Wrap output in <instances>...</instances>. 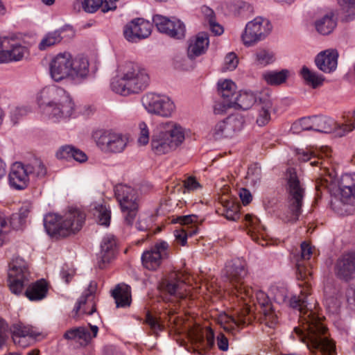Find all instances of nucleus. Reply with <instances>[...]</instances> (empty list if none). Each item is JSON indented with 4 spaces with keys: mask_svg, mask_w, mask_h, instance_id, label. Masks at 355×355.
<instances>
[{
    "mask_svg": "<svg viewBox=\"0 0 355 355\" xmlns=\"http://www.w3.org/2000/svg\"><path fill=\"white\" fill-rule=\"evenodd\" d=\"M114 191L124 216V222L127 225L131 226L139 208L138 193L133 188L124 184L117 185Z\"/></svg>",
    "mask_w": 355,
    "mask_h": 355,
    "instance_id": "obj_10",
    "label": "nucleus"
},
{
    "mask_svg": "<svg viewBox=\"0 0 355 355\" xmlns=\"http://www.w3.org/2000/svg\"><path fill=\"white\" fill-rule=\"evenodd\" d=\"M335 272L338 278L345 281L353 279L355 275V257L350 254L343 255L338 260Z\"/></svg>",
    "mask_w": 355,
    "mask_h": 355,
    "instance_id": "obj_25",
    "label": "nucleus"
},
{
    "mask_svg": "<svg viewBox=\"0 0 355 355\" xmlns=\"http://www.w3.org/2000/svg\"><path fill=\"white\" fill-rule=\"evenodd\" d=\"M196 345L205 350L211 349L214 345V334L211 329L206 331L205 336L198 335L196 337Z\"/></svg>",
    "mask_w": 355,
    "mask_h": 355,
    "instance_id": "obj_45",
    "label": "nucleus"
},
{
    "mask_svg": "<svg viewBox=\"0 0 355 355\" xmlns=\"http://www.w3.org/2000/svg\"><path fill=\"white\" fill-rule=\"evenodd\" d=\"M48 290V283L44 279H41L28 286L25 291V295L31 301H38L46 296Z\"/></svg>",
    "mask_w": 355,
    "mask_h": 355,
    "instance_id": "obj_35",
    "label": "nucleus"
},
{
    "mask_svg": "<svg viewBox=\"0 0 355 355\" xmlns=\"http://www.w3.org/2000/svg\"><path fill=\"white\" fill-rule=\"evenodd\" d=\"M223 214L229 220H237L239 218L238 205L232 203L231 207L226 209Z\"/></svg>",
    "mask_w": 355,
    "mask_h": 355,
    "instance_id": "obj_57",
    "label": "nucleus"
},
{
    "mask_svg": "<svg viewBox=\"0 0 355 355\" xmlns=\"http://www.w3.org/2000/svg\"><path fill=\"white\" fill-rule=\"evenodd\" d=\"M275 60V54L269 49L259 48L254 53V61L257 65L266 67Z\"/></svg>",
    "mask_w": 355,
    "mask_h": 355,
    "instance_id": "obj_44",
    "label": "nucleus"
},
{
    "mask_svg": "<svg viewBox=\"0 0 355 355\" xmlns=\"http://www.w3.org/2000/svg\"><path fill=\"white\" fill-rule=\"evenodd\" d=\"M27 110L25 107H15L10 112V119L14 124H16L19 119L26 114Z\"/></svg>",
    "mask_w": 355,
    "mask_h": 355,
    "instance_id": "obj_60",
    "label": "nucleus"
},
{
    "mask_svg": "<svg viewBox=\"0 0 355 355\" xmlns=\"http://www.w3.org/2000/svg\"><path fill=\"white\" fill-rule=\"evenodd\" d=\"M95 135L97 146L107 153H121L128 142L125 135L112 130L100 131Z\"/></svg>",
    "mask_w": 355,
    "mask_h": 355,
    "instance_id": "obj_14",
    "label": "nucleus"
},
{
    "mask_svg": "<svg viewBox=\"0 0 355 355\" xmlns=\"http://www.w3.org/2000/svg\"><path fill=\"white\" fill-rule=\"evenodd\" d=\"M41 114L54 122L70 118L75 112V103L64 89L52 85L44 87L37 95Z\"/></svg>",
    "mask_w": 355,
    "mask_h": 355,
    "instance_id": "obj_3",
    "label": "nucleus"
},
{
    "mask_svg": "<svg viewBox=\"0 0 355 355\" xmlns=\"http://www.w3.org/2000/svg\"><path fill=\"white\" fill-rule=\"evenodd\" d=\"M209 41L208 34L200 33L189 42L187 49L188 57L194 59L205 53L209 46Z\"/></svg>",
    "mask_w": 355,
    "mask_h": 355,
    "instance_id": "obj_29",
    "label": "nucleus"
},
{
    "mask_svg": "<svg viewBox=\"0 0 355 355\" xmlns=\"http://www.w3.org/2000/svg\"><path fill=\"white\" fill-rule=\"evenodd\" d=\"M314 248L306 241H304L300 245V254L296 257L297 271L299 278L306 279L311 275L309 269L305 266L304 262L309 261L313 254Z\"/></svg>",
    "mask_w": 355,
    "mask_h": 355,
    "instance_id": "obj_28",
    "label": "nucleus"
},
{
    "mask_svg": "<svg viewBox=\"0 0 355 355\" xmlns=\"http://www.w3.org/2000/svg\"><path fill=\"white\" fill-rule=\"evenodd\" d=\"M31 205L28 202L24 203L19 210V217L21 221L25 220L31 210Z\"/></svg>",
    "mask_w": 355,
    "mask_h": 355,
    "instance_id": "obj_63",
    "label": "nucleus"
},
{
    "mask_svg": "<svg viewBox=\"0 0 355 355\" xmlns=\"http://www.w3.org/2000/svg\"><path fill=\"white\" fill-rule=\"evenodd\" d=\"M288 69H282L279 71H268L262 74L263 80L270 85H279L286 82L288 76Z\"/></svg>",
    "mask_w": 355,
    "mask_h": 355,
    "instance_id": "obj_40",
    "label": "nucleus"
},
{
    "mask_svg": "<svg viewBox=\"0 0 355 355\" xmlns=\"http://www.w3.org/2000/svg\"><path fill=\"white\" fill-rule=\"evenodd\" d=\"M272 106V103L269 92L268 91L259 92V101L257 105L258 116L256 121L259 126H263L270 121Z\"/></svg>",
    "mask_w": 355,
    "mask_h": 355,
    "instance_id": "obj_26",
    "label": "nucleus"
},
{
    "mask_svg": "<svg viewBox=\"0 0 355 355\" xmlns=\"http://www.w3.org/2000/svg\"><path fill=\"white\" fill-rule=\"evenodd\" d=\"M331 150L327 146H322L320 148L310 146L305 149H298L297 155L298 159L302 162L311 161V166H320V177L317 178L315 182V189L319 191L322 189L328 188L330 184L334 183L336 178L335 172L325 166L326 162L322 161L323 155L330 156Z\"/></svg>",
    "mask_w": 355,
    "mask_h": 355,
    "instance_id": "obj_8",
    "label": "nucleus"
},
{
    "mask_svg": "<svg viewBox=\"0 0 355 355\" xmlns=\"http://www.w3.org/2000/svg\"><path fill=\"white\" fill-rule=\"evenodd\" d=\"M141 103L148 113L162 117H171L175 110V103L170 98L155 93L144 95Z\"/></svg>",
    "mask_w": 355,
    "mask_h": 355,
    "instance_id": "obj_12",
    "label": "nucleus"
},
{
    "mask_svg": "<svg viewBox=\"0 0 355 355\" xmlns=\"http://www.w3.org/2000/svg\"><path fill=\"white\" fill-rule=\"evenodd\" d=\"M89 72V62L87 59L74 58L69 52L56 55L50 64L51 78L56 82L66 78L72 80L85 78Z\"/></svg>",
    "mask_w": 355,
    "mask_h": 355,
    "instance_id": "obj_6",
    "label": "nucleus"
},
{
    "mask_svg": "<svg viewBox=\"0 0 355 355\" xmlns=\"http://www.w3.org/2000/svg\"><path fill=\"white\" fill-rule=\"evenodd\" d=\"M185 139L184 128L174 121L160 123L151 139L152 150L157 155H164L176 150Z\"/></svg>",
    "mask_w": 355,
    "mask_h": 355,
    "instance_id": "obj_7",
    "label": "nucleus"
},
{
    "mask_svg": "<svg viewBox=\"0 0 355 355\" xmlns=\"http://www.w3.org/2000/svg\"><path fill=\"white\" fill-rule=\"evenodd\" d=\"M9 328L6 321L0 318V349L6 343L9 338Z\"/></svg>",
    "mask_w": 355,
    "mask_h": 355,
    "instance_id": "obj_51",
    "label": "nucleus"
},
{
    "mask_svg": "<svg viewBox=\"0 0 355 355\" xmlns=\"http://www.w3.org/2000/svg\"><path fill=\"white\" fill-rule=\"evenodd\" d=\"M75 147L70 145H66L60 147L56 153V157L58 159H69L72 158Z\"/></svg>",
    "mask_w": 355,
    "mask_h": 355,
    "instance_id": "obj_55",
    "label": "nucleus"
},
{
    "mask_svg": "<svg viewBox=\"0 0 355 355\" xmlns=\"http://www.w3.org/2000/svg\"><path fill=\"white\" fill-rule=\"evenodd\" d=\"M101 252L98 255V264L100 268H103L106 263L114 259L116 252V241L113 235L105 236L101 245Z\"/></svg>",
    "mask_w": 355,
    "mask_h": 355,
    "instance_id": "obj_24",
    "label": "nucleus"
},
{
    "mask_svg": "<svg viewBox=\"0 0 355 355\" xmlns=\"http://www.w3.org/2000/svg\"><path fill=\"white\" fill-rule=\"evenodd\" d=\"M85 214L78 209H70L63 216L49 213L44 218L47 234L53 238H64L75 234L83 227Z\"/></svg>",
    "mask_w": 355,
    "mask_h": 355,
    "instance_id": "obj_5",
    "label": "nucleus"
},
{
    "mask_svg": "<svg viewBox=\"0 0 355 355\" xmlns=\"http://www.w3.org/2000/svg\"><path fill=\"white\" fill-rule=\"evenodd\" d=\"M94 215L98 218V223L104 226H109L111 218V211L105 205H98L95 207Z\"/></svg>",
    "mask_w": 355,
    "mask_h": 355,
    "instance_id": "obj_46",
    "label": "nucleus"
},
{
    "mask_svg": "<svg viewBox=\"0 0 355 355\" xmlns=\"http://www.w3.org/2000/svg\"><path fill=\"white\" fill-rule=\"evenodd\" d=\"M246 225L248 227V234L251 238L263 246L266 245L264 239L265 227L260 225L259 219L250 214H246L245 216Z\"/></svg>",
    "mask_w": 355,
    "mask_h": 355,
    "instance_id": "obj_31",
    "label": "nucleus"
},
{
    "mask_svg": "<svg viewBox=\"0 0 355 355\" xmlns=\"http://www.w3.org/2000/svg\"><path fill=\"white\" fill-rule=\"evenodd\" d=\"M259 93L254 94L252 92H241L234 98L227 102V107L240 108L242 110L250 109L254 103L258 105Z\"/></svg>",
    "mask_w": 355,
    "mask_h": 355,
    "instance_id": "obj_30",
    "label": "nucleus"
},
{
    "mask_svg": "<svg viewBox=\"0 0 355 355\" xmlns=\"http://www.w3.org/2000/svg\"><path fill=\"white\" fill-rule=\"evenodd\" d=\"M152 31V24L141 18L132 19L123 28L125 38L131 42L147 38Z\"/></svg>",
    "mask_w": 355,
    "mask_h": 355,
    "instance_id": "obj_19",
    "label": "nucleus"
},
{
    "mask_svg": "<svg viewBox=\"0 0 355 355\" xmlns=\"http://www.w3.org/2000/svg\"><path fill=\"white\" fill-rule=\"evenodd\" d=\"M10 185L18 190L24 189L28 185L30 179L27 166L21 162L12 164L8 175Z\"/></svg>",
    "mask_w": 355,
    "mask_h": 355,
    "instance_id": "obj_22",
    "label": "nucleus"
},
{
    "mask_svg": "<svg viewBox=\"0 0 355 355\" xmlns=\"http://www.w3.org/2000/svg\"><path fill=\"white\" fill-rule=\"evenodd\" d=\"M340 194L343 198H355V174H345L340 182Z\"/></svg>",
    "mask_w": 355,
    "mask_h": 355,
    "instance_id": "obj_39",
    "label": "nucleus"
},
{
    "mask_svg": "<svg viewBox=\"0 0 355 355\" xmlns=\"http://www.w3.org/2000/svg\"><path fill=\"white\" fill-rule=\"evenodd\" d=\"M217 346L221 351H227L228 349L229 343L227 338L223 334L217 336Z\"/></svg>",
    "mask_w": 355,
    "mask_h": 355,
    "instance_id": "obj_64",
    "label": "nucleus"
},
{
    "mask_svg": "<svg viewBox=\"0 0 355 355\" xmlns=\"http://www.w3.org/2000/svg\"><path fill=\"white\" fill-rule=\"evenodd\" d=\"M91 331L93 334L92 336L88 330L84 327L71 328L67 330L63 335V338L66 340L78 341L80 345H87L92 338L97 336L98 327L96 325L89 324Z\"/></svg>",
    "mask_w": 355,
    "mask_h": 355,
    "instance_id": "obj_27",
    "label": "nucleus"
},
{
    "mask_svg": "<svg viewBox=\"0 0 355 355\" xmlns=\"http://www.w3.org/2000/svg\"><path fill=\"white\" fill-rule=\"evenodd\" d=\"M26 166L29 178L42 179L46 175V168L40 159H35Z\"/></svg>",
    "mask_w": 355,
    "mask_h": 355,
    "instance_id": "obj_43",
    "label": "nucleus"
},
{
    "mask_svg": "<svg viewBox=\"0 0 355 355\" xmlns=\"http://www.w3.org/2000/svg\"><path fill=\"white\" fill-rule=\"evenodd\" d=\"M145 322L150 327L153 333L157 334L162 329V326L156 318L149 312L146 313Z\"/></svg>",
    "mask_w": 355,
    "mask_h": 355,
    "instance_id": "obj_54",
    "label": "nucleus"
},
{
    "mask_svg": "<svg viewBox=\"0 0 355 355\" xmlns=\"http://www.w3.org/2000/svg\"><path fill=\"white\" fill-rule=\"evenodd\" d=\"M183 186H184V193H185L186 191H195L197 189L200 187V184L199 182L196 180V178L193 177H189L187 178L183 182Z\"/></svg>",
    "mask_w": 355,
    "mask_h": 355,
    "instance_id": "obj_59",
    "label": "nucleus"
},
{
    "mask_svg": "<svg viewBox=\"0 0 355 355\" xmlns=\"http://www.w3.org/2000/svg\"><path fill=\"white\" fill-rule=\"evenodd\" d=\"M263 313L262 321L266 326L274 328L278 322V315L271 306H266L261 311Z\"/></svg>",
    "mask_w": 355,
    "mask_h": 355,
    "instance_id": "obj_47",
    "label": "nucleus"
},
{
    "mask_svg": "<svg viewBox=\"0 0 355 355\" xmlns=\"http://www.w3.org/2000/svg\"><path fill=\"white\" fill-rule=\"evenodd\" d=\"M338 56L336 49H329L319 53L315 58V62L320 71L331 73L337 68Z\"/></svg>",
    "mask_w": 355,
    "mask_h": 355,
    "instance_id": "obj_23",
    "label": "nucleus"
},
{
    "mask_svg": "<svg viewBox=\"0 0 355 355\" xmlns=\"http://www.w3.org/2000/svg\"><path fill=\"white\" fill-rule=\"evenodd\" d=\"M174 236L178 243H180L182 245H186L188 236L183 227L175 230Z\"/></svg>",
    "mask_w": 355,
    "mask_h": 355,
    "instance_id": "obj_62",
    "label": "nucleus"
},
{
    "mask_svg": "<svg viewBox=\"0 0 355 355\" xmlns=\"http://www.w3.org/2000/svg\"><path fill=\"white\" fill-rule=\"evenodd\" d=\"M117 73L111 82V88L122 96L139 93L149 84L148 72L138 63L130 61L121 63L118 67Z\"/></svg>",
    "mask_w": 355,
    "mask_h": 355,
    "instance_id": "obj_4",
    "label": "nucleus"
},
{
    "mask_svg": "<svg viewBox=\"0 0 355 355\" xmlns=\"http://www.w3.org/2000/svg\"><path fill=\"white\" fill-rule=\"evenodd\" d=\"M347 20L355 18V0H337Z\"/></svg>",
    "mask_w": 355,
    "mask_h": 355,
    "instance_id": "obj_49",
    "label": "nucleus"
},
{
    "mask_svg": "<svg viewBox=\"0 0 355 355\" xmlns=\"http://www.w3.org/2000/svg\"><path fill=\"white\" fill-rule=\"evenodd\" d=\"M95 311L96 304L94 301V295L91 291H87L78 299L73 310V317H76L79 312L87 315H92Z\"/></svg>",
    "mask_w": 355,
    "mask_h": 355,
    "instance_id": "obj_32",
    "label": "nucleus"
},
{
    "mask_svg": "<svg viewBox=\"0 0 355 355\" xmlns=\"http://www.w3.org/2000/svg\"><path fill=\"white\" fill-rule=\"evenodd\" d=\"M198 217L196 215H187L178 216L176 218L173 220V223H180L183 227L190 226L192 223L197 221Z\"/></svg>",
    "mask_w": 355,
    "mask_h": 355,
    "instance_id": "obj_56",
    "label": "nucleus"
},
{
    "mask_svg": "<svg viewBox=\"0 0 355 355\" xmlns=\"http://www.w3.org/2000/svg\"><path fill=\"white\" fill-rule=\"evenodd\" d=\"M168 245L166 241L156 243L150 249L144 252L141 256L142 265L149 270H156L162 260L167 256Z\"/></svg>",
    "mask_w": 355,
    "mask_h": 355,
    "instance_id": "obj_18",
    "label": "nucleus"
},
{
    "mask_svg": "<svg viewBox=\"0 0 355 355\" xmlns=\"http://www.w3.org/2000/svg\"><path fill=\"white\" fill-rule=\"evenodd\" d=\"M82 6L84 10L89 13L95 12L101 6H102L103 12L115 10L116 8L114 2L109 3L107 0L104 1V3L103 0H84Z\"/></svg>",
    "mask_w": 355,
    "mask_h": 355,
    "instance_id": "obj_37",
    "label": "nucleus"
},
{
    "mask_svg": "<svg viewBox=\"0 0 355 355\" xmlns=\"http://www.w3.org/2000/svg\"><path fill=\"white\" fill-rule=\"evenodd\" d=\"M8 229L7 218L5 215L0 211V246L3 245L5 242Z\"/></svg>",
    "mask_w": 355,
    "mask_h": 355,
    "instance_id": "obj_53",
    "label": "nucleus"
},
{
    "mask_svg": "<svg viewBox=\"0 0 355 355\" xmlns=\"http://www.w3.org/2000/svg\"><path fill=\"white\" fill-rule=\"evenodd\" d=\"M218 89L223 98V106L227 107V102L234 100L236 90L235 83L231 80H224L218 83Z\"/></svg>",
    "mask_w": 355,
    "mask_h": 355,
    "instance_id": "obj_38",
    "label": "nucleus"
},
{
    "mask_svg": "<svg viewBox=\"0 0 355 355\" xmlns=\"http://www.w3.org/2000/svg\"><path fill=\"white\" fill-rule=\"evenodd\" d=\"M313 116L302 118L293 123L291 130L294 133H299L302 130H313Z\"/></svg>",
    "mask_w": 355,
    "mask_h": 355,
    "instance_id": "obj_48",
    "label": "nucleus"
},
{
    "mask_svg": "<svg viewBox=\"0 0 355 355\" xmlns=\"http://www.w3.org/2000/svg\"><path fill=\"white\" fill-rule=\"evenodd\" d=\"M179 272H171L160 281L158 288L163 293L176 298L184 299L189 293V286L181 278Z\"/></svg>",
    "mask_w": 355,
    "mask_h": 355,
    "instance_id": "obj_15",
    "label": "nucleus"
},
{
    "mask_svg": "<svg viewBox=\"0 0 355 355\" xmlns=\"http://www.w3.org/2000/svg\"><path fill=\"white\" fill-rule=\"evenodd\" d=\"M75 274V271L73 269L69 268L68 266L65 265L62 267L60 275L62 279L64 280L66 283H69Z\"/></svg>",
    "mask_w": 355,
    "mask_h": 355,
    "instance_id": "obj_61",
    "label": "nucleus"
},
{
    "mask_svg": "<svg viewBox=\"0 0 355 355\" xmlns=\"http://www.w3.org/2000/svg\"><path fill=\"white\" fill-rule=\"evenodd\" d=\"M288 191V220L296 221L302 212L304 189L300 184L293 168L286 171Z\"/></svg>",
    "mask_w": 355,
    "mask_h": 355,
    "instance_id": "obj_9",
    "label": "nucleus"
},
{
    "mask_svg": "<svg viewBox=\"0 0 355 355\" xmlns=\"http://www.w3.org/2000/svg\"><path fill=\"white\" fill-rule=\"evenodd\" d=\"M27 53L25 46L8 37L0 38V63L21 60Z\"/></svg>",
    "mask_w": 355,
    "mask_h": 355,
    "instance_id": "obj_20",
    "label": "nucleus"
},
{
    "mask_svg": "<svg viewBox=\"0 0 355 355\" xmlns=\"http://www.w3.org/2000/svg\"><path fill=\"white\" fill-rule=\"evenodd\" d=\"M245 267V261L239 259H234L225 266V276L231 286L230 294L244 306L237 318L225 313L219 315L217 319L218 323L227 331H232L247 322L245 316L250 312L248 304L251 302L253 303L254 302L253 289L245 285L243 282L247 275Z\"/></svg>",
    "mask_w": 355,
    "mask_h": 355,
    "instance_id": "obj_2",
    "label": "nucleus"
},
{
    "mask_svg": "<svg viewBox=\"0 0 355 355\" xmlns=\"http://www.w3.org/2000/svg\"><path fill=\"white\" fill-rule=\"evenodd\" d=\"M152 218L148 216H141L136 223V227L139 231L148 230L151 225Z\"/></svg>",
    "mask_w": 355,
    "mask_h": 355,
    "instance_id": "obj_58",
    "label": "nucleus"
},
{
    "mask_svg": "<svg viewBox=\"0 0 355 355\" xmlns=\"http://www.w3.org/2000/svg\"><path fill=\"white\" fill-rule=\"evenodd\" d=\"M10 331L15 344L22 347H26L28 345V343H23L21 340V338H33L36 336L35 331L31 327L25 325L21 322L13 324L10 328Z\"/></svg>",
    "mask_w": 355,
    "mask_h": 355,
    "instance_id": "obj_33",
    "label": "nucleus"
},
{
    "mask_svg": "<svg viewBox=\"0 0 355 355\" xmlns=\"http://www.w3.org/2000/svg\"><path fill=\"white\" fill-rule=\"evenodd\" d=\"M272 26L267 19L260 17L249 21L241 35V40L245 46H252L264 40L272 31Z\"/></svg>",
    "mask_w": 355,
    "mask_h": 355,
    "instance_id": "obj_13",
    "label": "nucleus"
},
{
    "mask_svg": "<svg viewBox=\"0 0 355 355\" xmlns=\"http://www.w3.org/2000/svg\"><path fill=\"white\" fill-rule=\"evenodd\" d=\"M244 122L242 115L239 114L230 115L216 124L211 131L212 136L216 139L231 137L243 128Z\"/></svg>",
    "mask_w": 355,
    "mask_h": 355,
    "instance_id": "obj_17",
    "label": "nucleus"
},
{
    "mask_svg": "<svg viewBox=\"0 0 355 355\" xmlns=\"http://www.w3.org/2000/svg\"><path fill=\"white\" fill-rule=\"evenodd\" d=\"M153 21L159 33L171 38L181 40L185 37V25L177 18H168L157 14L153 16Z\"/></svg>",
    "mask_w": 355,
    "mask_h": 355,
    "instance_id": "obj_16",
    "label": "nucleus"
},
{
    "mask_svg": "<svg viewBox=\"0 0 355 355\" xmlns=\"http://www.w3.org/2000/svg\"><path fill=\"white\" fill-rule=\"evenodd\" d=\"M139 133L137 142L140 146H146L150 140V130L147 124L141 121L138 125Z\"/></svg>",
    "mask_w": 355,
    "mask_h": 355,
    "instance_id": "obj_50",
    "label": "nucleus"
},
{
    "mask_svg": "<svg viewBox=\"0 0 355 355\" xmlns=\"http://www.w3.org/2000/svg\"><path fill=\"white\" fill-rule=\"evenodd\" d=\"M313 130L329 133L332 130L338 137H343L345 133L352 131L354 127L347 124H338L333 119L327 116H313Z\"/></svg>",
    "mask_w": 355,
    "mask_h": 355,
    "instance_id": "obj_21",
    "label": "nucleus"
},
{
    "mask_svg": "<svg viewBox=\"0 0 355 355\" xmlns=\"http://www.w3.org/2000/svg\"><path fill=\"white\" fill-rule=\"evenodd\" d=\"M31 273L28 263L19 257H15L9 263L8 282L10 291L15 295L22 293L28 285Z\"/></svg>",
    "mask_w": 355,
    "mask_h": 355,
    "instance_id": "obj_11",
    "label": "nucleus"
},
{
    "mask_svg": "<svg viewBox=\"0 0 355 355\" xmlns=\"http://www.w3.org/2000/svg\"><path fill=\"white\" fill-rule=\"evenodd\" d=\"M130 287L125 284L118 285L112 293L117 307L130 306L131 302Z\"/></svg>",
    "mask_w": 355,
    "mask_h": 355,
    "instance_id": "obj_36",
    "label": "nucleus"
},
{
    "mask_svg": "<svg viewBox=\"0 0 355 355\" xmlns=\"http://www.w3.org/2000/svg\"><path fill=\"white\" fill-rule=\"evenodd\" d=\"M270 291L278 304H286L300 312L302 327L294 329L295 334L300 341L305 343L313 353L336 355L335 343L326 336L327 328L322 324L320 318L307 307L308 303L303 292H301L300 296H293L288 299V291L284 286L272 287Z\"/></svg>",
    "mask_w": 355,
    "mask_h": 355,
    "instance_id": "obj_1",
    "label": "nucleus"
},
{
    "mask_svg": "<svg viewBox=\"0 0 355 355\" xmlns=\"http://www.w3.org/2000/svg\"><path fill=\"white\" fill-rule=\"evenodd\" d=\"M239 63L236 55L233 53H229L224 60V68L225 70H234L236 69Z\"/></svg>",
    "mask_w": 355,
    "mask_h": 355,
    "instance_id": "obj_52",
    "label": "nucleus"
},
{
    "mask_svg": "<svg viewBox=\"0 0 355 355\" xmlns=\"http://www.w3.org/2000/svg\"><path fill=\"white\" fill-rule=\"evenodd\" d=\"M318 33L323 35L331 33L337 26L336 19L332 12H327L315 21Z\"/></svg>",
    "mask_w": 355,
    "mask_h": 355,
    "instance_id": "obj_34",
    "label": "nucleus"
},
{
    "mask_svg": "<svg viewBox=\"0 0 355 355\" xmlns=\"http://www.w3.org/2000/svg\"><path fill=\"white\" fill-rule=\"evenodd\" d=\"M301 75L306 85L315 89L322 85L324 80L322 75L310 70L307 67L304 66L301 69Z\"/></svg>",
    "mask_w": 355,
    "mask_h": 355,
    "instance_id": "obj_42",
    "label": "nucleus"
},
{
    "mask_svg": "<svg viewBox=\"0 0 355 355\" xmlns=\"http://www.w3.org/2000/svg\"><path fill=\"white\" fill-rule=\"evenodd\" d=\"M63 32V29H59L46 34L39 44V49L42 51L46 50L51 46L60 43L63 39L62 35Z\"/></svg>",
    "mask_w": 355,
    "mask_h": 355,
    "instance_id": "obj_41",
    "label": "nucleus"
}]
</instances>
